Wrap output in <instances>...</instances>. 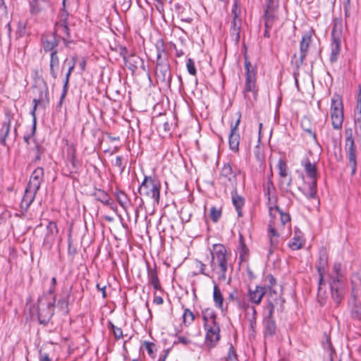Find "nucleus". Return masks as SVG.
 <instances>
[{"label": "nucleus", "mask_w": 361, "mask_h": 361, "mask_svg": "<svg viewBox=\"0 0 361 361\" xmlns=\"http://www.w3.org/2000/svg\"><path fill=\"white\" fill-rule=\"evenodd\" d=\"M269 216L267 237L270 245L269 251L271 255L278 247L286 225L290 224V216L288 213L283 212L277 206L269 207Z\"/></svg>", "instance_id": "nucleus-1"}, {"label": "nucleus", "mask_w": 361, "mask_h": 361, "mask_svg": "<svg viewBox=\"0 0 361 361\" xmlns=\"http://www.w3.org/2000/svg\"><path fill=\"white\" fill-rule=\"evenodd\" d=\"M211 260L209 266L212 276L223 281L226 279V272L231 265V255L221 244H214L210 251Z\"/></svg>", "instance_id": "nucleus-2"}, {"label": "nucleus", "mask_w": 361, "mask_h": 361, "mask_svg": "<svg viewBox=\"0 0 361 361\" xmlns=\"http://www.w3.org/2000/svg\"><path fill=\"white\" fill-rule=\"evenodd\" d=\"M305 177L302 176L305 186L302 189L304 195L308 199H315L317 197V169L315 163H312L308 158H304L301 161Z\"/></svg>", "instance_id": "nucleus-3"}, {"label": "nucleus", "mask_w": 361, "mask_h": 361, "mask_svg": "<svg viewBox=\"0 0 361 361\" xmlns=\"http://www.w3.org/2000/svg\"><path fill=\"white\" fill-rule=\"evenodd\" d=\"M245 82L243 89V94L250 104L257 100L258 87L257 85V71L250 61L245 57Z\"/></svg>", "instance_id": "nucleus-4"}, {"label": "nucleus", "mask_w": 361, "mask_h": 361, "mask_svg": "<svg viewBox=\"0 0 361 361\" xmlns=\"http://www.w3.org/2000/svg\"><path fill=\"white\" fill-rule=\"evenodd\" d=\"M160 190L161 183L158 179L152 176H145L138 188V192L140 195L151 199L154 203L159 204Z\"/></svg>", "instance_id": "nucleus-5"}, {"label": "nucleus", "mask_w": 361, "mask_h": 361, "mask_svg": "<svg viewBox=\"0 0 361 361\" xmlns=\"http://www.w3.org/2000/svg\"><path fill=\"white\" fill-rule=\"evenodd\" d=\"M343 21L340 18L334 19L331 30V56L330 61L332 63L338 60L341 51V42L343 41Z\"/></svg>", "instance_id": "nucleus-6"}, {"label": "nucleus", "mask_w": 361, "mask_h": 361, "mask_svg": "<svg viewBox=\"0 0 361 361\" xmlns=\"http://www.w3.org/2000/svg\"><path fill=\"white\" fill-rule=\"evenodd\" d=\"M331 102V119L333 128L341 130L343 123V108L342 98L338 94H334Z\"/></svg>", "instance_id": "nucleus-7"}, {"label": "nucleus", "mask_w": 361, "mask_h": 361, "mask_svg": "<svg viewBox=\"0 0 361 361\" xmlns=\"http://www.w3.org/2000/svg\"><path fill=\"white\" fill-rule=\"evenodd\" d=\"M233 20L230 29L231 35L235 42H238L240 39V32L241 27V8L240 7V0H234L232 8Z\"/></svg>", "instance_id": "nucleus-8"}, {"label": "nucleus", "mask_w": 361, "mask_h": 361, "mask_svg": "<svg viewBox=\"0 0 361 361\" xmlns=\"http://www.w3.org/2000/svg\"><path fill=\"white\" fill-rule=\"evenodd\" d=\"M49 102L48 99V92L47 91H41L39 98H35L32 101L33 103V107L31 111V115L33 118V126L32 129L30 130V132L26 135H24L23 139L24 141L29 145L30 140L33 137L34 134L35 133L36 130V110L38 106H44L46 104Z\"/></svg>", "instance_id": "nucleus-9"}, {"label": "nucleus", "mask_w": 361, "mask_h": 361, "mask_svg": "<svg viewBox=\"0 0 361 361\" xmlns=\"http://www.w3.org/2000/svg\"><path fill=\"white\" fill-rule=\"evenodd\" d=\"M260 286L266 290L268 305H270L271 301L275 304L280 298V294L276 290V281L272 275L265 276L262 281V286Z\"/></svg>", "instance_id": "nucleus-10"}, {"label": "nucleus", "mask_w": 361, "mask_h": 361, "mask_svg": "<svg viewBox=\"0 0 361 361\" xmlns=\"http://www.w3.org/2000/svg\"><path fill=\"white\" fill-rule=\"evenodd\" d=\"M346 138L345 142V149L348 154L349 165L352 169V173H354L356 170V149L355 141L353 137L352 130H346Z\"/></svg>", "instance_id": "nucleus-11"}, {"label": "nucleus", "mask_w": 361, "mask_h": 361, "mask_svg": "<svg viewBox=\"0 0 361 361\" xmlns=\"http://www.w3.org/2000/svg\"><path fill=\"white\" fill-rule=\"evenodd\" d=\"M279 0H268L267 8L264 12L265 27L272 28L278 20Z\"/></svg>", "instance_id": "nucleus-12"}, {"label": "nucleus", "mask_w": 361, "mask_h": 361, "mask_svg": "<svg viewBox=\"0 0 361 361\" xmlns=\"http://www.w3.org/2000/svg\"><path fill=\"white\" fill-rule=\"evenodd\" d=\"M346 281H331V298L336 305H338L343 299L345 290Z\"/></svg>", "instance_id": "nucleus-13"}, {"label": "nucleus", "mask_w": 361, "mask_h": 361, "mask_svg": "<svg viewBox=\"0 0 361 361\" xmlns=\"http://www.w3.org/2000/svg\"><path fill=\"white\" fill-rule=\"evenodd\" d=\"M275 308V304L273 301L267 307V314L264 318V334L265 335L273 336L276 331V325L273 317Z\"/></svg>", "instance_id": "nucleus-14"}, {"label": "nucleus", "mask_w": 361, "mask_h": 361, "mask_svg": "<svg viewBox=\"0 0 361 361\" xmlns=\"http://www.w3.org/2000/svg\"><path fill=\"white\" fill-rule=\"evenodd\" d=\"M47 231L44 238L43 246L47 249H51L55 243L58 234L57 225L54 221H49L47 226Z\"/></svg>", "instance_id": "nucleus-15"}, {"label": "nucleus", "mask_w": 361, "mask_h": 361, "mask_svg": "<svg viewBox=\"0 0 361 361\" xmlns=\"http://www.w3.org/2000/svg\"><path fill=\"white\" fill-rule=\"evenodd\" d=\"M202 319L204 321V327L209 329L210 327H219V324L217 322V315L214 310L212 308H206L202 311Z\"/></svg>", "instance_id": "nucleus-16"}, {"label": "nucleus", "mask_w": 361, "mask_h": 361, "mask_svg": "<svg viewBox=\"0 0 361 361\" xmlns=\"http://www.w3.org/2000/svg\"><path fill=\"white\" fill-rule=\"evenodd\" d=\"M355 302V306H361V279L355 275L352 279V297L349 302Z\"/></svg>", "instance_id": "nucleus-17"}, {"label": "nucleus", "mask_w": 361, "mask_h": 361, "mask_svg": "<svg viewBox=\"0 0 361 361\" xmlns=\"http://www.w3.org/2000/svg\"><path fill=\"white\" fill-rule=\"evenodd\" d=\"M313 30L310 29L306 32L302 37V40L300 42V60L302 63L306 58L307 51L312 42V37L313 35Z\"/></svg>", "instance_id": "nucleus-18"}, {"label": "nucleus", "mask_w": 361, "mask_h": 361, "mask_svg": "<svg viewBox=\"0 0 361 361\" xmlns=\"http://www.w3.org/2000/svg\"><path fill=\"white\" fill-rule=\"evenodd\" d=\"M205 345L209 348H214L220 340V327H210L205 329Z\"/></svg>", "instance_id": "nucleus-19"}, {"label": "nucleus", "mask_w": 361, "mask_h": 361, "mask_svg": "<svg viewBox=\"0 0 361 361\" xmlns=\"http://www.w3.org/2000/svg\"><path fill=\"white\" fill-rule=\"evenodd\" d=\"M240 117L237 119L235 125L231 126V133L229 134L228 142L230 149L233 152H238L239 149L240 135L237 133L240 123Z\"/></svg>", "instance_id": "nucleus-20"}, {"label": "nucleus", "mask_w": 361, "mask_h": 361, "mask_svg": "<svg viewBox=\"0 0 361 361\" xmlns=\"http://www.w3.org/2000/svg\"><path fill=\"white\" fill-rule=\"evenodd\" d=\"M59 43V39L52 33L44 35L42 37V46L46 52L57 51L56 48L58 47Z\"/></svg>", "instance_id": "nucleus-21"}, {"label": "nucleus", "mask_w": 361, "mask_h": 361, "mask_svg": "<svg viewBox=\"0 0 361 361\" xmlns=\"http://www.w3.org/2000/svg\"><path fill=\"white\" fill-rule=\"evenodd\" d=\"M213 288V301L214 306L221 310V312H226L228 310L227 305L224 304V298L219 287L216 284L214 281Z\"/></svg>", "instance_id": "nucleus-22"}, {"label": "nucleus", "mask_w": 361, "mask_h": 361, "mask_svg": "<svg viewBox=\"0 0 361 361\" xmlns=\"http://www.w3.org/2000/svg\"><path fill=\"white\" fill-rule=\"evenodd\" d=\"M264 295L267 296L266 290L260 286H256L255 289H248V300L252 304L259 305Z\"/></svg>", "instance_id": "nucleus-23"}, {"label": "nucleus", "mask_w": 361, "mask_h": 361, "mask_svg": "<svg viewBox=\"0 0 361 361\" xmlns=\"http://www.w3.org/2000/svg\"><path fill=\"white\" fill-rule=\"evenodd\" d=\"M37 191V189L32 188V187L27 185L22 201L20 202V207L23 209L27 210L29 208V207L35 200Z\"/></svg>", "instance_id": "nucleus-24"}, {"label": "nucleus", "mask_w": 361, "mask_h": 361, "mask_svg": "<svg viewBox=\"0 0 361 361\" xmlns=\"http://www.w3.org/2000/svg\"><path fill=\"white\" fill-rule=\"evenodd\" d=\"M123 55V58L125 61L126 65L132 71H135L138 68V67L143 66V61L142 59L135 54H130L129 55H125L124 54H121Z\"/></svg>", "instance_id": "nucleus-25"}, {"label": "nucleus", "mask_w": 361, "mask_h": 361, "mask_svg": "<svg viewBox=\"0 0 361 361\" xmlns=\"http://www.w3.org/2000/svg\"><path fill=\"white\" fill-rule=\"evenodd\" d=\"M44 178V169L37 167L32 173L27 186L39 190Z\"/></svg>", "instance_id": "nucleus-26"}, {"label": "nucleus", "mask_w": 361, "mask_h": 361, "mask_svg": "<svg viewBox=\"0 0 361 361\" xmlns=\"http://www.w3.org/2000/svg\"><path fill=\"white\" fill-rule=\"evenodd\" d=\"M68 31L69 29L66 21L63 20L56 23L53 34L55 35L59 39L61 38L64 42H66L70 37Z\"/></svg>", "instance_id": "nucleus-27"}, {"label": "nucleus", "mask_w": 361, "mask_h": 361, "mask_svg": "<svg viewBox=\"0 0 361 361\" xmlns=\"http://www.w3.org/2000/svg\"><path fill=\"white\" fill-rule=\"evenodd\" d=\"M245 319L249 325L250 336H255L257 326L256 309H250V311L245 312Z\"/></svg>", "instance_id": "nucleus-28"}, {"label": "nucleus", "mask_w": 361, "mask_h": 361, "mask_svg": "<svg viewBox=\"0 0 361 361\" xmlns=\"http://www.w3.org/2000/svg\"><path fill=\"white\" fill-rule=\"evenodd\" d=\"M94 196L97 201H99L104 204L109 206L114 211H116V206L114 202V200L105 191L99 190L95 192Z\"/></svg>", "instance_id": "nucleus-29"}, {"label": "nucleus", "mask_w": 361, "mask_h": 361, "mask_svg": "<svg viewBox=\"0 0 361 361\" xmlns=\"http://www.w3.org/2000/svg\"><path fill=\"white\" fill-rule=\"evenodd\" d=\"M304 243L305 239L302 233L298 228H295L294 236L288 243V247L293 250H298L302 247Z\"/></svg>", "instance_id": "nucleus-30"}, {"label": "nucleus", "mask_w": 361, "mask_h": 361, "mask_svg": "<svg viewBox=\"0 0 361 361\" xmlns=\"http://www.w3.org/2000/svg\"><path fill=\"white\" fill-rule=\"evenodd\" d=\"M156 51L157 66H163L166 67V59L168 57L164 43L162 42H158L156 44Z\"/></svg>", "instance_id": "nucleus-31"}, {"label": "nucleus", "mask_w": 361, "mask_h": 361, "mask_svg": "<svg viewBox=\"0 0 361 361\" xmlns=\"http://www.w3.org/2000/svg\"><path fill=\"white\" fill-rule=\"evenodd\" d=\"M55 289L56 287L50 286V288L48 290V293L49 295H52L53 297L51 301L47 304V312L44 315V322H45L46 319H49L54 314V307L56 301V295H54Z\"/></svg>", "instance_id": "nucleus-32"}, {"label": "nucleus", "mask_w": 361, "mask_h": 361, "mask_svg": "<svg viewBox=\"0 0 361 361\" xmlns=\"http://www.w3.org/2000/svg\"><path fill=\"white\" fill-rule=\"evenodd\" d=\"M232 202L234 205L235 210L239 217L243 216L242 208L245 204V200L243 197L239 195L236 191L232 192Z\"/></svg>", "instance_id": "nucleus-33"}, {"label": "nucleus", "mask_w": 361, "mask_h": 361, "mask_svg": "<svg viewBox=\"0 0 361 361\" xmlns=\"http://www.w3.org/2000/svg\"><path fill=\"white\" fill-rule=\"evenodd\" d=\"M50 74L56 79L57 78V72L59 67V59L57 55V51H53L50 55Z\"/></svg>", "instance_id": "nucleus-34"}, {"label": "nucleus", "mask_w": 361, "mask_h": 361, "mask_svg": "<svg viewBox=\"0 0 361 361\" xmlns=\"http://www.w3.org/2000/svg\"><path fill=\"white\" fill-rule=\"evenodd\" d=\"M331 281H346L341 263H334L330 275Z\"/></svg>", "instance_id": "nucleus-35"}, {"label": "nucleus", "mask_w": 361, "mask_h": 361, "mask_svg": "<svg viewBox=\"0 0 361 361\" xmlns=\"http://www.w3.org/2000/svg\"><path fill=\"white\" fill-rule=\"evenodd\" d=\"M147 276L149 283L153 286L157 290H161V287L159 283V280L157 276V272L155 269L148 268Z\"/></svg>", "instance_id": "nucleus-36"}, {"label": "nucleus", "mask_w": 361, "mask_h": 361, "mask_svg": "<svg viewBox=\"0 0 361 361\" xmlns=\"http://www.w3.org/2000/svg\"><path fill=\"white\" fill-rule=\"evenodd\" d=\"M221 178H224L227 180L232 182L235 180V173L233 171V169L230 164H225L221 171Z\"/></svg>", "instance_id": "nucleus-37"}, {"label": "nucleus", "mask_w": 361, "mask_h": 361, "mask_svg": "<svg viewBox=\"0 0 361 361\" xmlns=\"http://www.w3.org/2000/svg\"><path fill=\"white\" fill-rule=\"evenodd\" d=\"M341 135L338 133L335 134L334 132L329 130L326 133V142L328 145H331L333 147H336L339 142Z\"/></svg>", "instance_id": "nucleus-38"}, {"label": "nucleus", "mask_w": 361, "mask_h": 361, "mask_svg": "<svg viewBox=\"0 0 361 361\" xmlns=\"http://www.w3.org/2000/svg\"><path fill=\"white\" fill-rule=\"evenodd\" d=\"M11 130L10 122H5L3 123L0 130V144L6 145V137L8 135Z\"/></svg>", "instance_id": "nucleus-39"}, {"label": "nucleus", "mask_w": 361, "mask_h": 361, "mask_svg": "<svg viewBox=\"0 0 361 361\" xmlns=\"http://www.w3.org/2000/svg\"><path fill=\"white\" fill-rule=\"evenodd\" d=\"M195 314L189 309L185 308L183 314V322L185 326L190 325L195 320Z\"/></svg>", "instance_id": "nucleus-40"}, {"label": "nucleus", "mask_w": 361, "mask_h": 361, "mask_svg": "<svg viewBox=\"0 0 361 361\" xmlns=\"http://www.w3.org/2000/svg\"><path fill=\"white\" fill-rule=\"evenodd\" d=\"M108 329L112 332L115 339L119 340L123 337L121 328L115 326L111 322H108Z\"/></svg>", "instance_id": "nucleus-41"}, {"label": "nucleus", "mask_w": 361, "mask_h": 361, "mask_svg": "<svg viewBox=\"0 0 361 361\" xmlns=\"http://www.w3.org/2000/svg\"><path fill=\"white\" fill-rule=\"evenodd\" d=\"M71 75V72H70V71H68L66 75V78H65L64 84L63 86L62 93L60 97L59 106H61L62 104L63 101L66 96L68 89V82H69V78H70Z\"/></svg>", "instance_id": "nucleus-42"}, {"label": "nucleus", "mask_w": 361, "mask_h": 361, "mask_svg": "<svg viewBox=\"0 0 361 361\" xmlns=\"http://www.w3.org/2000/svg\"><path fill=\"white\" fill-rule=\"evenodd\" d=\"M351 309L352 317L357 319H361V306H355L354 301L348 302Z\"/></svg>", "instance_id": "nucleus-43"}, {"label": "nucleus", "mask_w": 361, "mask_h": 361, "mask_svg": "<svg viewBox=\"0 0 361 361\" xmlns=\"http://www.w3.org/2000/svg\"><path fill=\"white\" fill-rule=\"evenodd\" d=\"M116 197L118 204L122 207H125L128 202V199L126 193L121 190H117L116 192Z\"/></svg>", "instance_id": "nucleus-44"}, {"label": "nucleus", "mask_w": 361, "mask_h": 361, "mask_svg": "<svg viewBox=\"0 0 361 361\" xmlns=\"http://www.w3.org/2000/svg\"><path fill=\"white\" fill-rule=\"evenodd\" d=\"M237 305L239 309L244 311V312L250 311V309H255L253 305L249 304V302L245 299L238 298L237 300Z\"/></svg>", "instance_id": "nucleus-45"}, {"label": "nucleus", "mask_w": 361, "mask_h": 361, "mask_svg": "<svg viewBox=\"0 0 361 361\" xmlns=\"http://www.w3.org/2000/svg\"><path fill=\"white\" fill-rule=\"evenodd\" d=\"M209 216L214 222H217L221 216V210L214 206L210 209Z\"/></svg>", "instance_id": "nucleus-46"}, {"label": "nucleus", "mask_w": 361, "mask_h": 361, "mask_svg": "<svg viewBox=\"0 0 361 361\" xmlns=\"http://www.w3.org/2000/svg\"><path fill=\"white\" fill-rule=\"evenodd\" d=\"M26 33V23L25 22L20 21L18 24L17 30H16V35L18 37H23Z\"/></svg>", "instance_id": "nucleus-47"}, {"label": "nucleus", "mask_w": 361, "mask_h": 361, "mask_svg": "<svg viewBox=\"0 0 361 361\" xmlns=\"http://www.w3.org/2000/svg\"><path fill=\"white\" fill-rule=\"evenodd\" d=\"M186 67H187L188 72L190 75H195L197 74L195 62L192 59H188L187 63H186Z\"/></svg>", "instance_id": "nucleus-48"}, {"label": "nucleus", "mask_w": 361, "mask_h": 361, "mask_svg": "<svg viewBox=\"0 0 361 361\" xmlns=\"http://www.w3.org/2000/svg\"><path fill=\"white\" fill-rule=\"evenodd\" d=\"M328 348L326 351V355L324 358V361H334V350L333 349L331 344L328 342Z\"/></svg>", "instance_id": "nucleus-49"}, {"label": "nucleus", "mask_w": 361, "mask_h": 361, "mask_svg": "<svg viewBox=\"0 0 361 361\" xmlns=\"http://www.w3.org/2000/svg\"><path fill=\"white\" fill-rule=\"evenodd\" d=\"M196 267L199 270V272L202 274H204L205 276H207L209 277H211V278H213V276H212V273H206V265L200 262V261H197L196 262Z\"/></svg>", "instance_id": "nucleus-50"}, {"label": "nucleus", "mask_w": 361, "mask_h": 361, "mask_svg": "<svg viewBox=\"0 0 361 361\" xmlns=\"http://www.w3.org/2000/svg\"><path fill=\"white\" fill-rule=\"evenodd\" d=\"M278 168L279 170V175L281 177H286L287 176L286 173V165L285 162L282 160H280L278 163Z\"/></svg>", "instance_id": "nucleus-51"}, {"label": "nucleus", "mask_w": 361, "mask_h": 361, "mask_svg": "<svg viewBox=\"0 0 361 361\" xmlns=\"http://www.w3.org/2000/svg\"><path fill=\"white\" fill-rule=\"evenodd\" d=\"M123 158L121 156L116 157L115 161L114 163V166L118 167L121 172H123L125 169V166L123 164Z\"/></svg>", "instance_id": "nucleus-52"}, {"label": "nucleus", "mask_w": 361, "mask_h": 361, "mask_svg": "<svg viewBox=\"0 0 361 361\" xmlns=\"http://www.w3.org/2000/svg\"><path fill=\"white\" fill-rule=\"evenodd\" d=\"M40 8L37 6V1L34 0L30 3V12L32 14H37L39 12Z\"/></svg>", "instance_id": "nucleus-53"}, {"label": "nucleus", "mask_w": 361, "mask_h": 361, "mask_svg": "<svg viewBox=\"0 0 361 361\" xmlns=\"http://www.w3.org/2000/svg\"><path fill=\"white\" fill-rule=\"evenodd\" d=\"M177 339H178V341H175L174 343H182L183 345H188V344L191 343L190 339L188 338L186 336H177Z\"/></svg>", "instance_id": "nucleus-54"}, {"label": "nucleus", "mask_w": 361, "mask_h": 361, "mask_svg": "<svg viewBox=\"0 0 361 361\" xmlns=\"http://www.w3.org/2000/svg\"><path fill=\"white\" fill-rule=\"evenodd\" d=\"M236 357H237V355L235 353L233 347L231 345L230 347L229 352L228 353L227 360H231V361L235 360H236Z\"/></svg>", "instance_id": "nucleus-55"}, {"label": "nucleus", "mask_w": 361, "mask_h": 361, "mask_svg": "<svg viewBox=\"0 0 361 361\" xmlns=\"http://www.w3.org/2000/svg\"><path fill=\"white\" fill-rule=\"evenodd\" d=\"M350 0H345V2L344 4V12H345V18H348L350 15Z\"/></svg>", "instance_id": "nucleus-56"}, {"label": "nucleus", "mask_w": 361, "mask_h": 361, "mask_svg": "<svg viewBox=\"0 0 361 361\" xmlns=\"http://www.w3.org/2000/svg\"><path fill=\"white\" fill-rule=\"evenodd\" d=\"M75 62H76V59L74 58V57H73L71 59V62H68V59H66L65 63H68V64H69V67H68V71H70V72L72 73V71H73V69L75 68Z\"/></svg>", "instance_id": "nucleus-57"}, {"label": "nucleus", "mask_w": 361, "mask_h": 361, "mask_svg": "<svg viewBox=\"0 0 361 361\" xmlns=\"http://www.w3.org/2000/svg\"><path fill=\"white\" fill-rule=\"evenodd\" d=\"M238 250H239L240 258H243L244 257V255H245L247 254V247L243 243L240 244V245L238 248Z\"/></svg>", "instance_id": "nucleus-58"}, {"label": "nucleus", "mask_w": 361, "mask_h": 361, "mask_svg": "<svg viewBox=\"0 0 361 361\" xmlns=\"http://www.w3.org/2000/svg\"><path fill=\"white\" fill-rule=\"evenodd\" d=\"M77 250L76 248L73 247L71 240L68 239V254L71 255H74L76 253Z\"/></svg>", "instance_id": "nucleus-59"}, {"label": "nucleus", "mask_w": 361, "mask_h": 361, "mask_svg": "<svg viewBox=\"0 0 361 361\" xmlns=\"http://www.w3.org/2000/svg\"><path fill=\"white\" fill-rule=\"evenodd\" d=\"M39 361H51L49 355L47 353H42V351H39Z\"/></svg>", "instance_id": "nucleus-60"}, {"label": "nucleus", "mask_w": 361, "mask_h": 361, "mask_svg": "<svg viewBox=\"0 0 361 361\" xmlns=\"http://www.w3.org/2000/svg\"><path fill=\"white\" fill-rule=\"evenodd\" d=\"M356 109L358 110V111H361V88L360 89V92L357 98Z\"/></svg>", "instance_id": "nucleus-61"}, {"label": "nucleus", "mask_w": 361, "mask_h": 361, "mask_svg": "<svg viewBox=\"0 0 361 361\" xmlns=\"http://www.w3.org/2000/svg\"><path fill=\"white\" fill-rule=\"evenodd\" d=\"M153 302L155 304L159 305L163 304L164 300H163V298L161 296H158V295H154Z\"/></svg>", "instance_id": "nucleus-62"}, {"label": "nucleus", "mask_w": 361, "mask_h": 361, "mask_svg": "<svg viewBox=\"0 0 361 361\" xmlns=\"http://www.w3.org/2000/svg\"><path fill=\"white\" fill-rule=\"evenodd\" d=\"M228 299L230 301H235L237 302V300L238 299V298L236 297L235 291L230 293Z\"/></svg>", "instance_id": "nucleus-63"}, {"label": "nucleus", "mask_w": 361, "mask_h": 361, "mask_svg": "<svg viewBox=\"0 0 361 361\" xmlns=\"http://www.w3.org/2000/svg\"><path fill=\"white\" fill-rule=\"evenodd\" d=\"M355 124L359 127L361 130V111L358 112L357 116L355 119Z\"/></svg>", "instance_id": "nucleus-64"}]
</instances>
